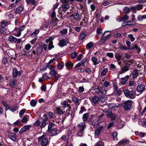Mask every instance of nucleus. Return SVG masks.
Returning a JSON list of instances; mask_svg holds the SVG:
<instances>
[{
	"mask_svg": "<svg viewBox=\"0 0 146 146\" xmlns=\"http://www.w3.org/2000/svg\"><path fill=\"white\" fill-rule=\"evenodd\" d=\"M26 2L28 4H31L32 5H36L37 4L35 0H27Z\"/></svg>",
	"mask_w": 146,
	"mask_h": 146,
	"instance_id": "ea45409f",
	"label": "nucleus"
},
{
	"mask_svg": "<svg viewBox=\"0 0 146 146\" xmlns=\"http://www.w3.org/2000/svg\"><path fill=\"white\" fill-rule=\"evenodd\" d=\"M94 46V44L92 42H89L87 44L86 46V47L87 49H88L91 48L92 47Z\"/></svg>",
	"mask_w": 146,
	"mask_h": 146,
	"instance_id": "58836bf2",
	"label": "nucleus"
},
{
	"mask_svg": "<svg viewBox=\"0 0 146 146\" xmlns=\"http://www.w3.org/2000/svg\"><path fill=\"white\" fill-rule=\"evenodd\" d=\"M56 111L57 112V113L60 115H61L64 114V112L63 111L60 109L59 108H56Z\"/></svg>",
	"mask_w": 146,
	"mask_h": 146,
	"instance_id": "a18cd8bd",
	"label": "nucleus"
},
{
	"mask_svg": "<svg viewBox=\"0 0 146 146\" xmlns=\"http://www.w3.org/2000/svg\"><path fill=\"white\" fill-rule=\"evenodd\" d=\"M54 46L53 45V42L52 41H50L48 46V49L50 50L51 49L54 48Z\"/></svg>",
	"mask_w": 146,
	"mask_h": 146,
	"instance_id": "09e8293b",
	"label": "nucleus"
},
{
	"mask_svg": "<svg viewBox=\"0 0 146 146\" xmlns=\"http://www.w3.org/2000/svg\"><path fill=\"white\" fill-rule=\"evenodd\" d=\"M123 11L124 13H129L130 12V10L129 8L125 7L124 8Z\"/></svg>",
	"mask_w": 146,
	"mask_h": 146,
	"instance_id": "13d9d810",
	"label": "nucleus"
},
{
	"mask_svg": "<svg viewBox=\"0 0 146 146\" xmlns=\"http://www.w3.org/2000/svg\"><path fill=\"white\" fill-rule=\"evenodd\" d=\"M145 86L143 84H141L138 85L137 88V90L139 93H141L145 90Z\"/></svg>",
	"mask_w": 146,
	"mask_h": 146,
	"instance_id": "ddd939ff",
	"label": "nucleus"
},
{
	"mask_svg": "<svg viewBox=\"0 0 146 146\" xmlns=\"http://www.w3.org/2000/svg\"><path fill=\"white\" fill-rule=\"evenodd\" d=\"M50 75L52 76H55L58 73L57 71L56 70L55 68L50 70L49 73Z\"/></svg>",
	"mask_w": 146,
	"mask_h": 146,
	"instance_id": "412c9836",
	"label": "nucleus"
},
{
	"mask_svg": "<svg viewBox=\"0 0 146 146\" xmlns=\"http://www.w3.org/2000/svg\"><path fill=\"white\" fill-rule=\"evenodd\" d=\"M129 142V141L127 139H123L120 141L118 144L116 145V146H124L125 143Z\"/></svg>",
	"mask_w": 146,
	"mask_h": 146,
	"instance_id": "a211bd4d",
	"label": "nucleus"
},
{
	"mask_svg": "<svg viewBox=\"0 0 146 146\" xmlns=\"http://www.w3.org/2000/svg\"><path fill=\"white\" fill-rule=\"evenodd\" d=\"M124 94L125 96L129 99H133L136 97V94L135 91L132 90L131 91L127 89L123 91Z\"/></svg>",
	"mask_w": 146,
	"mask_h": 146,
	"instance_id": "f03ea898",
	"label": "nucleus"
},
{
	"mask_svg": "<svg viewBox=\"0 0 146 146\" xmlns=\"http://www.w3.org/2000/svg\"><path fill=\"white\" fill-rule=\"evenodd\" d=\"M87 35L86 32H81L79 36V40H82L86 37Z\"/></svg>",
	"mask_w": 146,
	"mask_h": 146,
	"instance_id": "f3484780",
	"label": "nucleus"
},
{
	"mask_svg": "<svg viewBox=\"0 0 146 146\" xmlns=\"http://www.w3.org/2000/svg\"><path fill=\"white\" fill-rule=\"evenodd\" d=\"M138 75V71L136 69H135L132 73V76L133 78H136Z\"/></svg>",
	"mask_w": 146,
	"mask_h": 146,
	"instance_id": "79ce46f5",
	"label": "nucleus"
},
{
	"mask_svg": "<svg viewBox=\"0 0 146 146\" xmlns=\"http://www.w3.org/2000/svg\"><path fill=\"white\" fill-rule=\"evenodd\" d=\"M36 101L33 100H31L30 102V104L33 107L35 106L36 105Z\"/></svg>",
	"mask_w": 146,
	"mask_h": 146,
	"instance_id": "680f3d73",
	"label": "nucleus"
},
{
	"mask_svg": "<svg viewBox=\"0 0 146 146\" xmlns=\"http://www.w3.org/2000/svg\"><path fill=\"white\" fill-rule=\"evenodd\" d=\"M129 142V141L127 139H123L120 141L118 144L116 145V146H124L125 143Z\"/></svg>",
	"mask_w": 146,
	"mask_h": 146,
	"instance_id": "6ab92c4d",
	"label": "nucleus"
},
{
	"mask_svg": "<svg viewBox=\"0 0 146 146\" xmlns=\"http://www.w3.org/2000/svg\"><path fill=\"white\" fill-rule=\"evenodd\" d=\"M115 58L118 61H120L122 57L121 53L119 52H116L115 55Z\"/></svg>",
	"mask_w": 146,
	"mask_h": 146,
	"instance_id": "aec40b11",
	"label": "nucleus"
},
{
	"mask_svg": "<svg viewBox=\"0 0 146 146\" xmlns=\"http://www.w3.org/2000/svg\"><path fill=\"white\" fill-rule=\"evenodd\" d=\"M86 123L84 122H82L80 123L77 125V127L79 131H83L85 127Z\"/></svg>",
	"mask_w": 146,
	"mask_h": 146,
	"instance_id": "f8f14e48",
	"label": "nucleus"
},
{
	"mask_svg": "<svg viewBox=\"0 0 146 146\" xmlns=\"http://www.w3.org/2000/svg\"><path fill=\"white\" fill-rule=\"evenodd\" d=\"M32 126V125H26L23 126L19 132L20 135H21L23 133L26 131L29 130Z\"/></svg>",
	"mask_w": 146,
	"mask_h": 146,
	"instance_id": "1a4fd4ad",
	"label": "nucleus"
},
{
	"mask_svg": "<svg viewBox=\"0 0 146 146\" xmlns=\"http://www.w3.org/2000/svg\"><path fill=\"white\" fill-rule=\"evenodd\" d=\"M61 104L62 108L64 109L66 107H68V109L66 110V112L68 113V114L70 113V109L71 108L70 106V104H68V102H67L66 101H64L61 103Z\"/></svg>",
	"mask_w": 146,
	"mask_h": 146,
	"instance_id": "423d86ee",
	"label": "nucleus"
},
{
	"mask_svg": "<svg viewBox=\"0 0 146 146\" xmlns=\"http://www.w3.org/2000/svg\"><path fill=\"white\" fill-rule=\"evenodd\" d=\"M55 125V124L53 123H50L48 126V130L47 132V133H50V130L52 128L54 127Z\"/></svg>",
	"mask_w": 146,
	"mask_h": 146,
	"instance_id": "e433bc0d",
	"label": "nucleus"
},
{
	"mask_svg": "<svg viewBox=\"0 0 146 146\" xmlns=\"http://www.w3.org/2000/svg\"><path fill=\"white\" fill-rule=\"evenodd\" d=\"M62 6V7L60 8V10L64 12L66 11L69 8V4L65 0L63 2Z\"/></svg>",
	"mask_w": 146,
	"mask_h": 146,
	"instance_id": "0eeeda50",
	"label": "nucleus"
},
{
	"mask_svg": "<svg viewBox=\"0 0 146 146\" xmlns=\"http://www.w3.org/2000/svg\"><path fill=\"white\" fill-rule=\"evenodd\" d=\"M31 47V45L29 44H27L25 46V49L27 51L29 50Z\"/></svg>",
	"mask_w": 146,
	"mask_h": 146,
	"instance_id": "603ef678",
	"label": "nucleus"
},
{
	"mask_svg": "<svg viewBox=\"0 0 146 146\" xmlns=\"http://www.w3.org/2000/svg\"><path fill=\"white\" fill-rule=\"evenodd\" d=\"M129 66L127 65H125L122 68V71L120 73V74H122L128 71L129 70Z\"/></svg>",
	"mask_w": 146,
	"mask_h": 146,
	"instance_id": "5701e85b",
	"label": "nucleus"
},
{
	"mask_svg": "<svg viewBox=\"0 0 146 146\" xmlns=\"http://www.w3.org/2000/svg\"><path fill=\"white\" fill-rule=\"evenodd\" d=\"M126 43L128 47L127 48L128 49H129L131 50V47L130 46L131 44V42L128 41H126Z\"/></svg>",
	"mask_w": 146,
	"mask_h": 146,
	"instance_id": "0e129e2a",
	"label": "nucleus"
},
{
	"mask_svg": "<svg viewBox=\"0 0 146 146\" xmlns=\"http://www.w3.org/2000/svg\"><path fill=\"white\" fill-rule=\"evenodd\" d=\"M47 119L45 118L44 119H43L42 122L41 124L40 125V127L41 128L44 127L46 125V121H47Z\"/></svg>",
	"mask_w": 146,
	"mask_h": 146,
	"instance_id": "37998d69",
	"label": "nucleus"
},
{
	"mask_svg": "<svg viewBox=\"0 0 146 146\" xmlns=\"http://www.w3.org/2000/svg\"><path fill=\"white\" fill-rule=\"evenodd\" d=\"M68 29H64L60 31V33L62 35L66 34L67 33Z\"/></svg>",
	"mask_w": 146,
	"mask_h": 146,
	"instance_id": "5fc2aeb1",
	"label": "nucleus"
},
{
	"mask_svg": "<svg viewBox=\"0 0 146 146\" xmlns=\"http://www.w3.org/2000/svg\"><path fill=\"white\" fill-rule=\"evenodd\" d=\"M78 54L77 53L74 52L71 54V58H74Z\"/></svg>",
	"mask_w": 146,
	"mask_h": 146,
	"instance_id": "69168bd1",
	"label": "nucleus"
},
{
	"mask_svg": "<svg viewBox=\"0 0 146 146\" xmlns=\"http://www.w3.org/2000/svg\"><path fill=\"white\" fill-rule=\"evenodd\" d=\"M64 64L62 62L58 63L56 65L58 69L61 70L62 69L64 66Z\"/></svg>",
	"mask_w": 146,
	"mask_h": 146,
	"instance_id": "a19ab883",
	"label": "nucleus"
},
{
	"mask_svg": "<svg viewBox=\"0 0 146 146\" xmlns=\"http://www.w3.org/2000/svg\"><path fill=\"white\" fill-rule=\"evenodd\" d=\"M70 19H74L75 20L80 21L81 19V16L78 13H74L69 16Z\"/></svg>",
	"mask_w": 146,
	"mask_h": 146,
	"instance_id": "9d476101",
	"label": "nucleus"
},
{
	"mask_svg": "<svg viewBox=\"0 0 146 146\" xmlns=\"http://www.w3.org/2000/svg\"><path fill=\"white\" fill-rule=\"evenodd\" d=\"M23 8L21 6H19L15 9V12L17 13H20L23 11Z\"/></svg>",
	"mask_w": 146,
	"mask_h": 146,
	"instance_id": "f704fd0d",
	"label": "nucleus"
},
{
	"mask_svg": "<svg viewBox=\"0 0 146 146\" xmlns=\"http://www.w3.org/2000/svg\"><path fill=\"white\" fill-rule=\"evenodd\" d=\"M92 125L94 127H97L99 124V122L97 119L93 120L92 123Z\"/></svg>",
	"mask_w": 146,
	"mask_h": 146,
	"instance_id": "c9c22d12",
	"label": "nucleus"
},
{
	"mask_svg": "<svg viewBox=\"0 0 146 146\" xmlns=\"http://www.w3.org/2000/svg\"><path fill=\"white\" fill-rule=\"evenodd\" d=\"M39 31L38 30H36L33 32L31 35V36L32 37H34L36 36L39 33Z\"/></svg>",
	"mask_w": 146,
	"mask_h": 146,
	"instance_id": "de8ad7c7",
	"label": "nucleus"
},
{
	"mask_svg": "<svg viewBox=\"0 0 146 146\" xmlns=\"http://www.w3.org/2000/svg\"><path fill=\"white\" fill-rule=\"evenodd\" d=\"M38 139L40 142V144L43 146H46L49 143L48 139L44 137V135L39 137Z\"/></svg>",
	"mask_w": 146,
	"mask_h": 146,
	"instance_id": "39448f33",
	"label": "nucleus"
},
{
	"mask_svg": "<svg viewBox=\"0 0 146 146\" xmlns=\"http://www.w3.org/2000/svg\"><path fill=\"white\" fill-rule=\"evenodd\" d=\"M26 27V26L23 25L21 26L19 28L18 30V32L17 33H15L14 35L16 36L19 37V36L21 34V32L23 31L25 28Z\"/></svg>",
	"mask_w": 146,
	"mask_h": 146,
	"instance_id": "2eb2a0df",
	"label": "nucleus"
},
{
	"mask_svg": "<svg viewBox=\"0 0 146 146\" xmlns=\"http://www.w3.org/2000/svg\"><path fill=\"white\" fill-rule=\"evenodd\" d=\"M28 120V118L26 116H24L23 117V119H21V121L23 123H25L27 122Z\"/></svg>",
	"mask_w": 146,
	"mask_h": 146,
	"instance_id": "864d4df0",
	"label": "nucleus"
},
{
	"mask_svg": "<svg viewBox=\"0 0 146 146\" xmlns=\"http://www.w3.org/2000/svg\"><path fill=\"white\" fill-rule=\"evenodd\" d=\"M129 16L127 15H125L124 16L122 17V21H125L127 20L129 18Z\"/></svg>",
	"mask_w": 146,
	"mask_h": 146,
	"instance_id": "6e6d98bb",
	"label": "nucleus"
},
{
	"mask_svg": "<svg viewBox=\"0 0 146 146\" xmlns=\"http://www.w3.org/2000/svg\"><path fill=\"white\" fill-rule=\"evenodd\" d=\"M46 68H49L51 70L53 69H54V68H55V67L54 66H52L51 64L47 63L46 66Z\"/></svg>",
	"mask_w": 146,
	"mask_h": 146,
	"instance_id": "e2e57ef3",
	"label": "nucleus"
},
{
	"mask_svg": "<svg viewBox=\"0 0 146 146\" xmlns=\"http://www.w3.org/2000/svg\"><path fill=\"white\" fill-rule=\"evenodd\" d=\"M129 78V76L127 75L125 77L122 78H121L122 81L121 82V84H125L128 80Z\"/></svg>",
	"mask_w": 146,
	"mask_h": 146,
	"instance_id": "2f4dec72",
	"label": "nucleus"
},
{
	"mask_svg": "<svg viewBox=\"0 0 146 146\" xmlns=\"http://www.w3.org/2000/svg\"><path fill=\"white\" fill-rule=\"evenodd\" d=\"M99 98L97 96H94L92 98V103L94 104H96L98 102Z\"/></svg>",
	"mask_w": 146,
	"mask_h": 146,
	"instance_id": "b1692460",
	"label": "nucleus"
},
{
	"mask_svg": "<svg viewBox=\"0 0 146 146\" xmlns=\"http://www.w3.org/2000/svg\"><path fill=\"white\" fill-rule=\"evenodd\" d=\"M96 93L100 96L104 95L106 94V91L104 87H100L95 89Z\"/></svg>",
	"mask_w": 146,
	"mask_h": 146,
	"instance_id": "20e7f679",
	"label": "nucleus"
},
{
	"mask_svg": "<svg viewBox=\"0 0 146 146\" xmlns=\"http://www.w3.org/2000/svg\"><path fill=\"white\" fill-rule=\"evenodd\" d=\"M133 59L126 61V65L129 66V67L132 64L133 62Z\"/></svg>",
	"mask_w": 146,
	"mask_h": 146,
	"instance_id": "8fccbe9b",
	"label": "nucleus"
},
{
	"mask_svg": "<svg viewBox=\"0 0 146 146\" xmlns=\"http://www.w3.org/2000/svg\"><path fill=\"white\" fill-rule=\"evenodd\" d=\"M95 146H104V143L101 141L98 142Z\"/></svg>",
	"mask_w": 146,
	"mask_h": 146,
	"instance_id": "bf43d9fd",
	"label": "nucleus"
},
{
	"mask_svg": "<svg viewBox=\"0 0 146 146\" xmlns=\"http://www.w3.org/2000/svg\"><path fill=\"white\" fill-rule=\"evenodd\" d=\"M8 40L11 42H16L17 41V38L12 35H10L9 38Z\"/></svg>",
	"mask_w": 146,
	"mask_h": 146,
	"instance_id": "bb28decb",
	"label": "nucleus"
},
{
	"mask_svg": "<svg viewBox=\"0 0 146 146\" xmlns=\"http://www.w3.org/2000/svg\"><path fill=\"white\" fill-rule=\"evenodd\" d=\"M15 79H13V80H10L9 83L7 84L8 86H11L13 88L14 87V86L15 85Z\"/></svg>",
	"mask_w": 146,
	"mask_h": 146,
	"instance_id": "a878e982",
	"label": "nucleus"
},
{
	"mask_svg": "<svg viewBox=\"0 0 146 146\" xmlns=\"http://www.w3.org/2000/svg\"><path fill=\"white\" fill-rule=\"evenodd\" d=\"M119 48L122 50H124L128 49L127 47L122 45H120L119 46Z\"/></svg>",
	"mask_w": 146,
	"mask_h": 146,
	"instance_id": "3c124183",
	"label": "nucleus"
},
{
	"mask_svg": "<svg viewBox=\"0 0 146 146\" xmlns=\"http://www.w3.org/2000/svg\"><path fill=\"white\" fill-rule=\"evenodd\" d=\"M72 100L74 103L75 104L76 106H78L79 104V100L75 97H73L72 98Z\"/></svg>",
	"mask_w": 146,
	"mask_h": 146,
	"instance_id": "cd10ccee",
	"label": "nucleus"
},
{
	"mask_svg": "<svg viewBox=\"0 0 146 146\" xmlns=\"http://www.w3.org/2000/svg\"><path fill=\"white\" fill-rule=\"evenodd\" d=\"M108 70L107 68H104L101 73V75L102 76H105L106 75L107 72H108Z\"/></svg>",
	"mask_w": 146,
	"mask_h": 146,
	"instance_id": "49530a36",
	"label": "nucleus"
},
{
	"mask_svg": "<svg viewBox=\"0 0 146 146\" xmlns=\"http://www.w3.org/2000/svg\"><path fill=\"white\" fill-rule=\"evenodd\" d=\"M136 9L138 10H140L143 8V6L142 5H137L135 6Z\"/></svg>",
	"mask_w": 146,
	"mask_h": 146,
	"instance_id": "774afa93",
	"label": "nucleus"
},
{
	"mask_svg": "<svg viewBox=\"0 0 146 146\" xmlns=\"http://www.w3.org/2000/svg\"><path fill=\"white\" fill-rule=\"evenodd\" d=\"M19 106H13L12 108H10L9 110L12 112L16 111L19 108Z\"/></svg>",
	"mask_w": 146,
	"mask_h": 146,
	"instance_id": "c03bdc74",
	"label": "nucleus"
},
{
	"mask_svg": "<svg viewBox=\"0 0 146 146\" xmlns=\"http://www.w3.org/2000/svg\"><path fill=\"white\" fill-rule=\"evenodd\" d=\"M40 46L37 47L36 50L33 49V47L31 50V55L32 56L34 57H37L38 56L40 55L42 51L43 48H44L45 50H46L47 46L46 44H43L40 45Z\"/></svg>",
	"mask_w": 146,
	"mask_h": 146,
	"instance_id": "f257e3e1",
	"label": "nucleus"
},
{
	"mask_svg": "<svg viewBox=\"0 0 146 146\" xmlns=\"http://www.w3.org/2000/svg\"><path fill=\"white\" fill-rule=\"evenodd\" d=\"M104 127L103 126L99 127L95 131V135L98 136L100 135L101 131L103 129Z\"/></svg>",
	"mask_w": 146,
	"mask_h": 146,
	"instance_id": "dca6fc26",
	"label": "nucleus"
},
{
	"mask_svg": "<svg viewBox=\"0 0 146 146\" xmlns=\"http://www.w3.org/2000/svg\"><path fill=\"white\" fill-rule=\"evenodd\" d=\"M92 60L93 63L94 65H96L98 64L100 62V60H98L94 57H92Z\"/></svg>",
	"mask_w": 146,
	"mask_h": 146,
	"instance_id": "393cba45",
	"label": "nucleus"
},
{
	"mask_svg": "<svg viewBox=\"0 0 146 146\" xmlns=\"http://www.w3.org/2000/svg\"><path fill=\"white\" fill-rule=\"evenodd\" d=\"M134 49H136L137 51V52L139 53L140 52L141 48L140 47L138 46L137 45L135 44L131 46V50H133Z\"/></svg>",
	"mask_w": 146,
	"mask_h": 146,
	"instance_id": "473e14b6",
	"label": "nucleus"
},
{
	"mask_svg": "<svg viewBox=\"0 0 146 146\" xmlns=\"http://www.w3.org/2000/svg\"><path fill=\"white\" fill-rule=\"evenodd\" d=\"M68 43L67 41L64 39H61L59 40L58 45L61 47L66 46Z\"/></svg>",
	"mask_w": 146,
	"mask_h": 146,
	"instance_id": "4468645a",
	"label": "nucleus"
},
{
	"mask_svg": "<svg viewBox=\"0 0 146 146\" xmlns=\"http://www.w3.org/2000/svg\"><path fill=\"white\" fill-rule=\"evenodd\" d=\"M60 132V131L59 130H57L55 128H53L51 130H50V133H46L47 135H49L50 136H52L56 135Z\"/></svg>",
	"mask_w": 146,
	"mask_h": 146,
	"instance_id": "9b49d317",
	"label": "nucleus"
},
{
	"mask_svg": "<svg viewBox=\"0 0 146 146\" xmlns=\"http://www.w3.org/2000/svg\"><path fill=\"white\" fill-rule=\"evenodd\" d=\"M12 74L14 77H15L17 76H18L19 74L20 73L19 72L17 71L16 68H15L13 69Z\"/></svg>",
	"mask_w": 146,
	"mask_h": 146,
	"instance_id": "7c9ffc66",
	"label": "nucleus"
},
{
	"mask_svg": "<svg viewBox=\"0 0 146 146\" xmlns=\"http://www.w3.org/2000/svg\"><path fill=\"white\" fill-rule=\"evenodd\" d=\"M8 136L10 139L13 141L16 140V139L15 137V135L14 133H9L8 134Z\"/></svg>",
	"mask_w": 146,
	"mask_h": 146,
	"instance_id": "4be33fe9",
	"label": "nucleus"
},
{
	"mask_svg": "<svg viewBox=\"0 0 146 146\" xmlns=\"http://www.w3.org/2000/svg\"><path fill=\"white\" fill-rule=\"evenodd\" d=\"M133 102L132 101L128 100L125 101L123 103L122 106L125 110H130L133 108Z\"/></svg>",
	"mask_w": 146,
	"mask_h": 146,
	"instance_id": "7ed1b4c3",
	"label": "nucleus"
},
{
	"mask_svg": "<svg viewBox=\"0 0 146 146\" xmlns=\"http://www.w3.org/2000/svg\"><path fill=\"white\" fill-rule=\"evenodd\" d=\"M2 103L4 106L5 107L6 111H7V110L9 109V108H11L10 105L7 104L6 102L5 101H3L2 102Z\"/></svg>",
	"mask_w": 146,
	"mask_h": 146,
	"instance_id": "72a5a7b5",
	"label": "nucleus"
},
{
	"mask_svg": "<svg viewBox=\"0 0 146 146\" xmlns=\"http://www.w3.org/2000/svg\"><path fill=\"white\" fill-rule=\"evenodd\" d=\"M65 66L67 68H72L73 66V64L70 61H68L65 63Z\"/></svg>",
	"mask_w": 146,
	"mask_h": 146,
	"instance_id": "c756f323",
	"label": "nucleus"
},
{
	"mask_svg": "<svg viewBox=\"0 0 146 146\" xmlns=\"http://www.w3.org/2000/svg\"><path fill=\"white\" fill-rule=\"evenodd\" d=\"M26 109H23L22 110L19 112V114L20 117H21L23 115L24 113H25L26 111Z\"/></svg>",
	"mask_w": 146,
	"mask_h": 146,
	"instance_id": "338daca9",
	"label": "nucleus"
},
{
	"mask_svg": "<svg viewBox=\"0 0 146 146\" xmlns=\"http://www.w3.org/2000/svg\"><path fill=\"white\" fill-rule=\"evenodd\" d=\"M89 117V114L88 113H86L83 115L82 118L83 121V122L86 121L88 119Z\"/></svg>",
	"mask_w": 146,
	"mask_h": 146,
	"instance_id": "c85d7f7f",
	"label": "nucleus"
},
{
	"mask_svg": "<svg viewBox=\"0 0 146 146\" xmlns=\"http://www.w3.org/2000/svg\"><path fill=\"white\" fill-rule=\"evenodd\" d=\"M128 36L129 38L130 39L131 41L133 42L135 40V38L133 36L132 34L129 35H128Z\"/></svg>",
	"mask_w": 146,
	"mask_h": 146,
	"instance_id": "052dcab7",
	"label": "nucleus"
},
{
	"mask_svg": "<svg viewBox=\"0 0 146 146\" xmlns=\"http://www.w3.org/2000/svg\"><path fill=\"white\" fill-rule=\"evenodd\" d=\"M40 122L39 120H37L33 124V126L35 127H37L40 125Z\"/></svg>",
	"mask_w": 146,
	"mask_h": 146,
	"instance_id": "4d7b16f0",
	"label": "nucleus"
},
{
	"mask_svg": "<svg viewBox=\"0 0 146 146\" xmlns=\"http://www.w3.org/2000/svg\"><path fill=\"white\" fill-rule=\"evenodd\" d=\"M146 19V15H139L137 17V20L138 21H142L143 19Z\"/></svg>",
	"mask_w": 146,
	"mask_h": 146,
	"instance_id": "4c0bfd02",
	"label": "nucleus"
},
{
	"mask_svg": "<svg viewBox=\"0 0 146 146\" xmlns=\"http://www.w3.org/2000/svg\"><path fill=\"white\" fill-rule=\"evenodd\" d=\"M105 33H104L102 35L101 39L100 40V42L103 44L108 39L110 38L111 36V34H109L106 37L104 36Z\"/></svg>",
	"mask_w": 146,
	"mask_h": 146,
	"instance_id": "6e6552de",
	"label": "nucleus"
}]
</instances>
